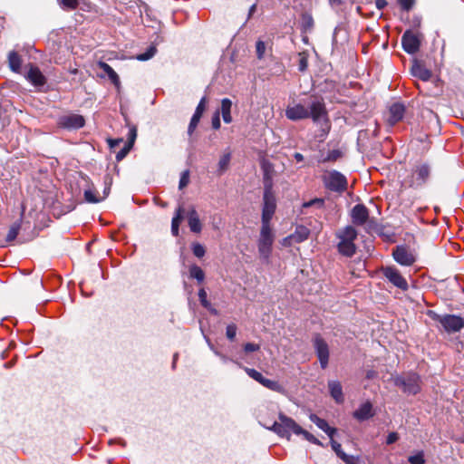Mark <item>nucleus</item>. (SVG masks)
Masks as SVG:
<instances>
[{"label": "nucleus", "mask_w": 464, "mask_h": 464, "mask_svg": "<svg viewBox=\"0 0 464 464\" xmlns=\"http://www.w3.org/2000/svg\"><path fill=\"white\" fill-rule=\"evenodd\" d=\"M431 172V166L429 163L417 162L412 167L411 174L404 179L403 185L413 188H420L430 181Z\"/></svg>", "instance_id": "1"}, {"label": "nucleus", "mask_w": 464, "mask_h": 464, "mask_svg": "<svg viewBox=\"0 0 464 464\" xmlns=\"http://www.w3.org/2000/svg\"><path fill=\"white\" fill-rule=\"evenodd\" d=\"M279 422L274 421L271 425L264 422L263 425L276 432L277 435L286 438L288 440L291 439V431L296 435H299L302 432V427H300L292 418L287 417L286 415L280 413L279 414Z\"/></svg>", "instance_id": "2"}, {"label": "nucleus", "mask_w": 464, "mask_h": 464, "mask_svg": "<svg viewBox=\"0 0 464 464\" xmlns=\"http://www.w3.org/2000/svg\"><path fill=\"white\" fill-rule=\"evenodd\" d=\"M326 111L321 98L311 97L309 102L304 105H297L295 108L288 109L286 116H324Z\"/></svg>", "instance_id": "3"}, {"label": "nucleus", "mask_w": 464, "mask_h": 464, "mask_svg": "<svg viewBox=\"0 0 464 464\" xmlns=\"http://www.w3.org/2000/svg\"><path fill=\"white\" fill-rule=\"evenodd\" d=\"M337 237L340 240L337 245L339 253L348 257L353 256L356 252V246L354 244V240L357 237L356 229L352 226H348L337 234Z\"/></svg>", "instance_id": "4"}, {"label": "nucleus", "mask_w": 464, "mask_h": 464, "mask_svg": "<svg viewBox=\"0 0 464 464\" xmlns=\"http://www.w3.org/2000/svg\"><path fill=\"white\" fill-rule=\"evenodd\" d=\"M429 316L440 324L447 333H457L464 328V318L455 314H438L434 311L428 312Z\"/></svg>", "instance_id": "5"}, {"label": "nucleus", "mask_w": 464, "mask_h": 464, "mask_svg": "<svg viewBox=\"0 0 464 464\" xmlns=\"http://www.w3.org/2000/svg\"><path fill=\"white\" fill-rule=\"evenodd\" d=\"M276 196L271 188L269 181L264 188L263 209H262V225H270V221L276 212Z\"/></svg>", "instance_id": "6"}, {"label": "nucleus", "mask_w": 464, "mask_h": 464, "mask_svg": "<svg viewBox=\"0 0 464 464\" xmlns=\"http://www.w3.org/2000/svg\"><path fill=\"white\" fill-rule=\"evenodd\" d=\"M274 242V235L270 225H262L258 239V252L262 259L269 260Z\"/></svg>", "instance_id": "7"}, {"label": "nucleus", "mask_w": 464, "mask_h": 464, "mask_svg": "<svg viewBox=\"0 0 464 464\" xmlns=\"http://www.w3.org/2000/svg\"><path fill=\"white\" fill-rule=\"evenodd\" d=\"M394 383L408 394H417L420 390V378L416 373L411 372L403 376H398L395 378Z\"/></svg>", "instance_id": "8"}, {"label": "nucleus", "mask_w": 464, "mask_h": 464, "mask_svg": "<svg viewBox=\"0 0 464 464\" xmlns=\"http://www.w3.org/2000/svg\"><path fill=\"white\" fill-rule=\"evenodd\" d=\"M324 185L332 191L343 192L347 188L346 178L337 170L327 172L324 176Z\"/></svg>", "instance_id": "9"}, {"label": "nucleus", "mask_w": 464, "mask_h": 464, "mask_svg": "<svg viewBox=\"0 0 464 464\" xmlns=\"http://www.w3.org/2000/svg\"><path fill=\"white\" fill-rule=\"evenodd\" d=\"M385 278L392 283L394 286L402 291H407L409 285L407 280L401 276L400 271L394 266H386L382 269Z\"/></svg>", "instance_id": "10"}, {"label": "nucleus", "mask_w": 464, "mask_h": 464, "mask_svg": "<svg viewBox=\"0 0 464 464\" xmlns=\"http://www.w3.org/2000/svg\"><path fill=\"white\" fill-rule=\"evenodd\" d=\"M313 342L320 365L323 369H325L329 362V346L320 334H316Z\"/></svg>", "instance_id": "11"}, {"label": "nucleus", "mask_w": 464, "mask_h": 464, "mask_svg": "<svg viewBox=\"0 0 464 464\" xmlns=\"http://www.w3.org/2000/svg\"><path fill=\"white\" fill-rule=\"evenodd\" d=\"M393 258L401 266H411L416 261L413 252L406 246H397L392 252Z\"/></svg>", "instance_id": "12"}, {"label": "nucleus", "mask_w": 464, "mask_h": 464, "mask_svg": "<svg viewBox=\"0 0 464 464\" xmlns=\"http://www.w3.org/2000/svg\"><path fill=\"white\" fill-rule=\"evenodd\" d=\"M401 44L404 51L413 54L420 49V39L411 31H406L401 37Z\"/></svg>", "instance_id": "13"}, {"label": "nucleus", "mask_w": 464, "mask_h": 464, "mask_svg": "<svg viewBox=\"0 0 464 464\" xmlns=\"http://www.w3.org/2000/svg\"><path fill=\"white\" fill-rule=\"evenodd\" d=\"M352 221L356 226H362L369 218V211L364 205L357 204L352 209Z\"/></svg>", "instance_id": "14"}, {"label": "nucleus", "mask_w": 464, "mask_h": 464, "mask_svg": "<svg viewBox=\"0 0 464 464\" xmlns=\"http://www.w3.org/2000/svg\"><path fill=\"white\" fill-rule=\"evenodd\" d=\"M137 138V129L135 126H130L128 131V141L124 144L123 148L116 154L117 161L122 160L131 150L135 140Z\"/></svg>", "instance_id": "15"}, {"label": "nucleus", "mask_w": 464, "mask_h": 464, "mask_svg": "<svg viewBox=\"0 0 464 464\" xmlns=\"http://www.w3.org/2000/svg\"><path fill=\"white\" fill-rule=\"evenodd\" d=\"M188 225L191 232L198 234L202 230V223L195 207L191 206L187 212Z\"/></svg>", "instance_id": "16"}, {"label": "nucleus", "mask_w": 464, "mask_h": 464, "mask_svg": "<svg viewBox=\"0 0 464 464\" xmlns=\"http://www.w3.org/2000/svg\"><path fill=\"white\" fill-rule=\"evenodd\" d=\"M309 235L310 230L307 227L304 226H299L295 228V231L292 235L284 238V245H291L293 242H303L308 238Z\"/></svg>", "instance_id": "17"}, {"label": "nucleus", "mask_w": 464, "mask_h": 464, "mask_svg": "<svg viewBox=\"0 0 464 464\" xmlns=\"http://www.w3.org/2000/svg\"><path fill=\"white\" fill-rule=\"evenodd\" d=\"M25 78L35 87H42L45 84L46 79L39 70V68L35 66H31L28 72H26Z\"/></svg>", "instance_id": "18"}, {"label": "nucleus", "mask_w": 464, "mask_h": 464, "mask_svg": "<svg viewBox=\"0 0 464 464\" xmlns=\"http://www.w3.org/2000/svg\"><path fill=\"white\" fill-rule=\"evenodd\" d=\"M374 415L372 405L370 401H366L362 403L358 410L353 412V417L360 420L363 421Z\"/></svg>", "instance_id": "19"}, {"label": "nucleus", "mask_w": 464, "mask_h": 464, "mask_svg": "<svg viewBox=\"0 0 464 464\" xmlns=\"http://www.w3.org/2000/svg\"><path fill=\"white\" fill-rule=\"evenodd\" d=\"M57 124L66 130H77L84 125V118H59Z\"/></svg>", "instance_id": "20"}, {"label": "nucleus", "mask_w": 464, "mask_h": 464, "mask_svg": "<svg viewBox=\"0 0 464 464\" xmlns=\"http://www.w3.org/2000/svg\"><path fill=\"white\" fill-rule=\"evenodd\" d=\"M309 419L319 429L324 430L330 438H333L334 435L335 434L336 429L330 427L325 420L321 419L316 414H314V413L310 414Z\"/></svg>", "instance_id": "21"}, {"label": "nucleus", "mask_w": 464, "mask_h": 464, "mask_svg": "<svg viewBox=\"0 0 464 464\" xmlns=\"http://www.w3.org/2000/svg\"><path fill=\"white\" fill-rule=\"evenodd\" d=\"M185 213L186 211L183 205H179L175 211L171 221V233L174 237L179 236V225L184 218Z\"/></svg>", "instance_id": "22"}, {"label": "nucleus", "mask_w": 464, "mask_h": 464, "mask_svg": "<svg viewBox=\"0 0 464 464\" xmlns=\"http://www.w3.org/2000/svg\"><path fill=\"white\" fill-rule=\"evenodd\" d=\"M411 73L413 76L426 82L431 77V72L427 69L424 65L415 62L411 66Z\"/></svg>", "instance_id": "23"}, {"label": "nucleus", "mask_w": 464, "mask_h": 464, "mask_svg": "<svg viewBox=\"0 0 464 464\" xmlns=\"http://www.w3.org/2000/svg\"><path fill=\"white\" fill-rule=\"evenodd\" d=\"M328 389L331 396L337 403L343 401V388L338 381H330L328 382Z\"/></svg>", "instance_id": "24"}, {"label": "nucleus", "mask_w": 464, "mask_h": 464, "mask_svg": "<svg viewBox=\"0 0 464 464\" xmlns=\"http://www.w3.org/2000/svg\"><path fill=\"white\" fill-rule=\"evenodd\" d=\"M98 66L107 74L113 84L116 86L120 84V78L118 74L108 63L104 62H99Z\"/></svg>", "instance_id": "25"}, {"label": "nucleus", "mask_w": 464, "mask_h": 464, "mask_svg": "<svg viewBox=\"0 0 464 464\" xmlns=\"http://www.w3.org/2000/svg\"><path fill=\"white\" fill-rule=\"evenodd\" d=\"M262 169L264 171V177H263L264 188H266L267 181H269L271 188H273V174H272L273 168H272V165L267 161H263Z\"/></svg>", "instance_id": "26"}, {"label": "nucleus", "mask_w": 464, "mask_h": 464, "mask_svg": "<svg viewBox=\"0 0 464 464\" xmlns=\"http://www.w3.org/2000/svg\"><path fill=\"white\" fill-rule=\"evenodd\" d=\"M231 107L232 102L229 99L225 98L221 101L220 108L217 109L213 116H219L220 113L222 114L221 116H230Z\"/></svg>", "instance_id": "27"}, {"label": "nucleus", "mask_w": 464, "mask_h": 464, "mask_svg": "<svg viewBox=\"0 0 464 464\" xmlns=\"http://www.w3.org/2000/svg\"><path fill=\"white\" fill-rule=\"evenodd\" d=\"M8 63L13 72H19L22 64L20 56L15 52H10L8 55Z\"/></svg>", "instance_id": "28"}, {"label": "nucleus", "mask_w": 464, "mask_h": 464, "mask_svg": "<svg viewBox=\"0 0 464 464\" xmlns=\"http://www.w3.org/2000/svg\"><path fill=\"white\" fill-rule=\"evenodd\" d=\"M189 276L201 283L205 279V273L198 266L191 265L189 266Z\"/></svg>", "instance_id": "29"}, {"label": "nucleus", "mask_w": 464, "mask_h": 464, "mask_svg": "<svg viewBox=\"0 0 464 464\" xmlns=\"http://www.w3.org/2000/svg\"><path fill=\"white\" fill-rule=\"evenodd\" d=\"M261 385H263L264 387H266L271 391H274V392H284V388L278 382L273 381V380H270L267 378H264V380L261 382Z\"/></svg>", "instance_id": "30"}, {"label": "nucleus", "mask_w": 464, "mask_h": 464, "mask_svg": "<svg viewBox=\"0 0 464 464\" xmlns=\"http://www.w3.org/2000/svg\"><path fill=\"white\" fill-rule=\"evenodd\" d=\"M20 228H21V222H15V223H14V224L10 227V228H9V230H8V233H7V235H6L5 241H6L7 243L13 242V241L16 238V237H17V235H18V233H19Z\"/></svg>", "instance_id": "31"}, {"label": "nucleus", "mask_w": 464, "mask_h": 464, "mask_svg": "<svg viewBox=\"0 0 464 464\" xmlns=\"http://www.w3.org/2000/svg\"><path fill=\"white\" fill-rule=\"evenodd\" d=\"M231 160L230 152L225 153L218 161V174H223L228 168Z\"/></svg>", "instance_id": "32"}, {"label": "nucleus", "mask_w": 464, "mask_h": 464, "mask_svg": "<svg viewBox=\"0 0 464 464\" xmlns=\"http://www.w3.org/2000/svg\"><path fill=\"white\" fill-rule=\"evenodd\" d=\"M313 122L314 125L321 126L323 128V133L320 135L321 138L327 134L330 129L328 118H313Z\"/></svg>", "instance_id": "33"}, {"label": "nucleus", "mask_w": 464, "mask_h": 464, "mask_svg": "<svg viewBox=\"0 0 464 464\" xmlns=\"http://www.w3.org/2000/svg\"><path fill=\"white\" fill-rule=\"evenodd\" d=\"M109 189H110L109 188H105V190H104L105 196L103 197V198L108 195ZM84 198L89 203H98L102 199V198L96 197L95 194L93 193V191H92L91 189L84 191Z\"/></svg>", "instance_id": "34"}, {"label": "nucleus", "mask_w": 464, "mask_h": 464, "mask_svg": "<svg viewBox=\"0 0 464 464\" xmlns=\"http://www.w3.org/2000/svg\"><path fill=\"white\" fill-rule=\"evenodd\" d=\"M406 112L404 104L401 102H395L390 107L391 116H403Z\"/></svg>", "instance_id": "35"}, {"label": "nucleus", "mask_w": 464, "mask_h": 464, "mask_svg": "<svg viewBox=\"0 0 464 464\" xmlns=\"http://www.w3.org/2000/svg\"><path fill=\"white\" fill-rule=\"evenodd\" d=\"M243 369L245 370V372L247 373V375L250 378L254 379L255 381H256L257 382H259L261 384V382L265 377L259 372H257L255 369L247 368V367H243Z\"/></svg>", "instance_id": "36"}, {"label": "nucleus", "mask_w": 464, "mask_h": 464, "mask_svg": "<svg viewBox=\"0 0 464 464\" xmlns=\"http://www.w3.org/2000/svg\"><path fill=\"white\" fill-rule=\"evenodd\" d=\"M157 52V49L155 46H150L145 53H140L137 55V59L139 61H147L150 58H152Z\"/></svg>", "instance_id": "37"}, {"label": "nucleus", "mask_w": 464, "mask_h": 464, "mask_svg": "<svg viewBox=\"0 0 464 464\" xmlns=\"http://www.w3.org/2000/svg\"><path fill=\"white\" fill-rule=\"evenodd\" d=\"M342 151L339 150H334L329 151L325 158H323L320 161L327 162V161H335L342 157Z\"/></svg>", "instance_id": "38"}, {"label": "nucleus", "mask_w": 464, "mask_h": 464, "mask_svg": "<svg viewBox=\"0 0 464 464\" xmlns=\"http://www.w3.org/2000/svg\"><path fill=\"white\" fill-rule=\"evenodd\" d=\"M408 461L411 464H424L425 459L423 451H419L415 455L410 456Z\"/></svg>", "instance_id": "39"}, {"label": "nucleus", "mask_w": 464, "mask_h": 464, "mask_svg": "<svg viewBox=\"0 0 464 464\" xmlns=\"http://www.w3.org/2000/svg\"><path fill=\"white\" fill-rule=\"evenodd\" d=\"M192 252L195 256L201 258L205 256L206 249L203 245L199 243H193L192 244Z\"/></svg>", "instance_id": "40"}, {"label": "nucleus", "mask_w": 464, "mask_h": 464, "mask_svg": "<svg viewBox=\"0 0 464 464\" xmlns=\"http://www.w3.org/2000/svg\"><path fill=\"white\" fill-rule=\"evenodd\" d=\"M324 201L323 198H314L303 204L304 208H307L310 207H316L318 208H322L324 207Z\"/></svg>", "instance_id": "41"}, {"label": "nucleus", "mask_w": 464, "mask_h": 464, "mask_svg": "<svg viewBox=\"0 0 464 464\" xmlns=\"http://www.w3.org/2000/svg\"><path fill=\"white\" fill-rule=\"evenodd\" d=\"M59 5L63 8H68V9H76L78 6V0H58Z\"/></svg>", "instance_id": "42"}, {"label": "nucleus", "mask_w": 464, "mask_h": 464, "mask_svg": "<svg viewBox=\"0 0 464 464\" xmlns=\"http://www.w3.org/2000/svg\"><path fill=\"white\" fill-rule=\"evenodd\" d=\"M198 298L203 307L210 308V302L208 300V295L205 289L201 288L198 291Z\"/></svg>", "instance_id": "43"}, {"label": "nucleus", "mask_w": 464, "mask_h": 464, "mask_svg": "<svg viewBox=\"0 0 464 464\" xmlns=\"http://www.w3.org/2000/svg\"><path fill=\"white\" fill-rule=\"evenodd\" d=\"M302 432L299 433V435H303L304 438L308 440L311 443L316 444V445H322L320 440L316 439L313 434L309 433L307 430H304L302 428Z\"/></svg>", "instance_id": "44"}, {"label": "nucleus", "mask_w": 464, "mask_h": 464, "mask_svg": "<svg viewBox=\"0 0 464 464\" xmlns=\"http://www.w3.org/2000/svg\"><path fill=\"white\" fill-rule=\"evenodd\" d=\"M256 56L258 59H262L266 53V44L262 40H258L256 44Z\"/></svg>", "instance_id": "45"}, {"label": "nucleus", "mask_w": 464, "mask_h": 464, "mask_svg": "<svg viewBox=\"0 0 464 464\" xmlns=\"http://www.w3.org/2000/svg\"><path fill=\"white\" fill-rule=\"evenodd\" d=\"M188 182H189V171L184 170L180 176L179 188L183 189L186 186H188Z\"/></svg>", "instance_id": "46"}, {"label": "nucleus", "mask_w": 464, "mask_h": 464, "mask_svg": "<svg viewBox=\"0 0 464 464\" xmlns=\"http://www.w3.org/2000/svg\"><path fill=\"white\" fill-rule=\"evenodd\" d=\"M330 439H331V446H332L333 450L341 459L343 454H345V452L343 451L341 444L334 440V437L330 438Z\"/></svg>", "instance_id": "47"}, {"label": "nucleus", "mask_w": 464, "mask_h": 464, "mask_svg": "<svg viewBox=\"0 0 464 464\" xmlns=\"http://www.w3.org/2000/svg\"><path fill=\"white\" fill-rule=\"evenodd\" d=\"M206 104H207V99L205 97H203L200 100L198 107L196 108V111H195L193 116H202L203 112L205 111Z\"/></svg>", "instance_id": "48"}, {"label": "nucleus", "mask_w": 464, "mask_h": 464, "mask_svg": "<svg viewBox=\"0 0 464 464\" xmlns=\"http://www.w3.org/2000/svg\"><path fill=\"white\" fill-rule=\"evenodd\" d=\"M341 459L345 464H359V458L353 455L343 454Z\"/></svg>", "instance_id": "49"}, {"label": "nucleus", "mask_w": 464, "mask_h": 464, "mask_svg": "<svg viewBox=\"0 0 464 464\" xmlns=\"http://www.w3.org/2000/svg\"><path fill=\"white\" fill-rule=\"evenodd\" d=\"M237 334V326L236 324H228L227 326L226 335L229 340H234Z\"/></svg>", "instance_id": "50"}, {"label": "nucleus", "mask_w": 464, "mask_h": 464, "mask_svg": "<svg viewBox=\"0 0 464 464\" xmlns=\"http://www.w3.org/2000/svg\"><path fill=\"white\" fill-rule=\"evenodd\" d=\"M259 349L260 345L258 343H247L244 345V351L246 353L257 352Z\"/></svg>", "instance_id": "51"}, {"label": "nucleus", "mask_w": 464, "mask_h": 464, "mask_svg": "<svg viewBox=\"0 0 464 464\" xmlns=\"http://www.w3.org/2000/svg\"><path fill=\"white\" fill-rule=\"evenodd\" d=\"M399 4L403 10L409 11L412 8L414 0H399Z\"/></svg>", "instance_id": "52"}, {"label": "nucleus", "mask_w": 464, "mask_h": 464, "mask_svg": "<svg viewBox=\"0 0 464 464\" xmlns=\"http://www.w3.org/2000/svg\"><path fill=\"white\" fill-rule=\"evenodd\" d=\"M199 120H200V118H191V121H190V123H189V126L188 129V133L189 135H191L192 132L195 130V129L198 127Z\"/></svg>", "instance_id": "53"}, {"label": "nucleus", "mask_w": 464, "mask_h": 464, "mask_svg": "<svg viewBox=\"0 0 464 464\" xmlns=\"http://www.w3.org/2000/svg\"><path fill=\"white\" fill-rule=\"evenodd\" d=\"M121 142H123V139H109L108 143L111 149L117 148Z\"/></svg>", "instance_id": "54"}, {"label": "nucleus", "mask_w": 464, "mask_h": 464, "mask_svg": "<svg viewBox=\"0 0 464 464\" xmlns=\"http://www.w3.org/2000/svg\"><path fill=\"white\" fill-rule=\"evenodd\" d=\"M399 439V436L396 432H391L388 436H387V440H386V443L387 444H392L394 443L395 441H397Z\"/></svg>", "instance_id": "55"}, {"label": "nucleus", "mask_w": 464, "mask_h": 464, "mask_svg": "<svg viewBox=\"0 0 464 464\" xmlns=\"http://www.w3.org/2000/svg\"><path fill=\"white\" fill-rule=\"evenodd\" d=\"M303 20H304V25L305 27H312L313 26V18L310 16V15H304L303 17Z\"/></svg>", "instance_id": "56"}, {"label": "nucleus", "mask_w": 464, "mask_h": 464, "mask_svg": "<svg viewBox=\"0 0 464 464\" xmlns=\"http://www.w3.org/2000/svg\"><path fill=\"white\" fill-rule=\"evenodd\" d=\"M375 5L379 10H382L387 5V2L386 0H376Z\"/></svg>", "instance_id": "57"}, {"label": "nucleus", "mask_w": 464, "mask_h": 464, "mask_svg": "<svg viewBox=\"0 0 464 464\" xmlns=\"http://www.w3.org/2000/svg\"><path fill=\"white\" fill-rule=\"evenodd\" d=\"M212 128L215 130L220 128V118H212Z\"/></svg>", "instance_id": "58"}, {"label": "nucleus", "mask_w": 464, "mask_h": 464, "mask_svg": "<svg viewBox=\"0 0 464 464\" xmlns=\"http://www.w3.org/2000/svg\"><path fill=\"white\" fill-rule=\"evenodd\" d=\"M307 67V62L304 58H302L300 60V63H299V70L300 71H304Z\"/></svg>", "instance_id": "59"}, {"label": "nucleus", "mask_w": 464, "mask_h": 464, "mask_svg": "<svg viewBox=\"0 0 464 464\" xmlns=\"http://www.w3.org/2000/svg\"><path fill=\"white\" fill-rule=\"evenodd\" d=\"M294 157L297 161H302L304 160V156L299 152L295 153Z\"/></svg>", "instance_id": "60"}, {"label": "nucleus", "mask_w": 464, "mask_h": 464, "mask_svg": "<svg viewBox=\"0 0 464 464\" xmlns=\"http://www.w3.org/2000/svg\"><path fill=\"white\" fill-rule=\"evenodd\" d=\"M216 354L220 357L223 362H227L228 361L227 356L221 354L220 353L216 352Z\"/></svg>", "instance_id": "61"}, {"label": "nucleus", "mask_w": 464, "mask_h": 464, "mask_svg": "<svg viewBox=\"0 0 464 464\" xmlns=\"http://www.w3.org/2000/svg\"><path fill=\"white\" fill-rule=\"evenodd\" d=\"M400 119H401V118H395V117L390 118V119H389V124H390V125H394L395 123H397V121H398Z\"/></svg>", "instance_id": "62"}, {"label": "nucleus", "mask_w": 464, "mask_h": 464, "mask_svg": "<svg viewBox=\"0 0 464 464\" xmlns=\"http://www.w3.org/2000/svg\"><path fill=\"white\" fill-rule=\"evenodd\" d=\"M211 314H218V311L217 309H215L211 304H210V308H207Z\"/></svg>", "instance_id": "63"}, {"label": "nucleus", "mask_w": 464, "mask_h": 464, "mask_svg": "<svg viewBox=\"0 0 464 464\" xmlns=\"http://www.w3.org/2000/svg\"><path fill=\"white\" fill-rule=\"evenodd\" d=\"M432 121L436 124V126L440 129V121L439 118H431Z\"/></svg>", "instance_id": "64"}]
</instances>
